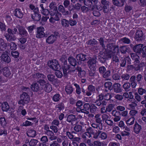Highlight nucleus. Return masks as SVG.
Listing matches in <instances>:
<instances>
[{
    "mask_svg": "<svg viewBox=\"0 0 146 146\" xmlns=\"http://www.w3.org/2000/svg\"><path fill=\"white\" fill-rule=\"evenodd\" d=\"M101 45L102 47V54L101 53V62H104L105 61L106 56L108 55L109 58H111L112 55L113 50L114 52L115 53L118 51L119 47L118 46H116L113 43L109 44L107 45V48L110 50L108 52L106 48H105V44L104 43L103 39L101 37Z\"/></svg>",
    "mask_w": 146,
    "mask_h": 146,
    "instance_id": "obj_1",
    "label": "nucleus"
},
{
    "mask_svg": "<svg viewBox=\"0 0 146 146\" xmlns=\"http://www.w3.org/2000/svg\"><path fill=\"white\" fill-rule=\"evenodd\" d=\"M133 50L135 53L140 55L146 52V46H144L143 44H137L133 46Z\"/></svg>",
    "mask_w": 146,
    "mask_h": 146,
    "instance_id": "obj_2",
    "label": "nucleus"
},
{
    "mask_svg": "<svg viewBox=\"0 0 146 146\" xmlns=\"http://www.w3.org/2000/svg\"><path fill=\"white\" fill-rule=\"evenodd\" d=\"M49 67L54 70H56L60 68V66L58 62L56 60L49 61L48 62Z\"/></svg>",
    "mask_w": 146,
    "mask_h": 146,
    "instance_id": "obj_3",
    "label": "nucleus"
},
{
    "mask_svg": "<svg viewBox=\"0 0 146 146\" xmlns=\"http://www.w3.org/2000/svg\"><path fill=\"white\" fill-rule=\"evenodd\" d=\"M91 126L93 128L96 129V131H94L92 134L93 137L95 139H97L98 137H100L99 135L100 133V129L99 124L93 123L92 124Z\"/></svg>",
    "mask_w": 146,
    "mask_h": 146,
    "instance_id": "obj_4",
    "label": "nucleus"
},
{
    "mask_svg": "<svg viewBox=\"0 0 146 146\" xmlns=\"http://www.w3.org/2000/svg\"><path fill=\"white\" fill-rule=\"evenodd\" d=\"M8 33L6 34L5 36L8 41H14L16 39V37L13 34V31L10 28H8L7 31Z\"/></svg>",
    "mask_w": 146,
    "mask_h": 146,
    "instance_id": "obj_5",
    "label": "nucleus"
},
{
    "mask_svg": "<svg viewBox=\"0 0 146 146\" xmlns=\"http://www.w3.org/2000/svg\"><path fill=\"white\" fill-rule=\"evenodd\" d=\"M16 27L18 30L19 35H20L22 37H27L28 36V33L23 27L18 25Z\"/></svg>",
    "mask_w": 146,
    "mask_h": 146,
    "instance_id": "obj_6",
    "label": "nucleus"
},
{
    "mask_svg": "<svg viewBox=\"0 0 146 146\" xmlns=\"http://www.w3.org/2000/svg\"><path fill=\"white\" fill-rule=\"evenodd\" d=\"M144 34L141 30H137L136 32L134 38L137 41H141L144 39Z\"/></svg>",
    "mask_w": 146,
    "mask_h": 146,
    "instance_id": "obj_7",
    "label": "nucleus"
},
{
    "mask_svg": "<svg viewBox=\"0 0 146 146\" xmlns=\"http://www.w3.org/2000/svg\"><path fill=\"white\" fill-rule=\"evenodd\" d=\"M44 31V29L43 27H38L36 35V37L38 38H41L45 36Z\"/></svg>",
    "mask_w": 146,
    "mask_h": 146,
    "instance_id": "obj_8",
    "label": "nucleus"
},
{
    "mask_svg": "<svg viewBox=\"0 0 146 146\" xmlns=\"http://www.w3.org/2000/svg\"><path fill=\"white\" fill-rule=\"evenodd\" d=\"M109 1L108 0H102L101 3L102 4V6L103 11L104 13H107L109 11Z\"/></svg>",
    "mask_w": 146,
    "mask_h": 146,
    "instance_id": "obj_9",
    "label": "nucleus"
},
{
    "mask_svg": "<svg viewBox=\"0 0 146 146\" xmlns=\"http://www.w3.org/2000/svg\"><path fill=\"white\" fill-rule=\"evenodd\" d=\"M96 60L94 58L90 59L88 61V65L90 70L94 71L96 70Z\"/></svg>",
    "mask_w": 146,
    "mask_h": 146,
    "instance_id": "obj_10",
    "label": "nucleus"
},
{
    "mask_svg": "<svg viewBox=\"0 0 146 146\" xmlns=\"http://www.w3.org/2000/svg\"><path fill=\"white\" fill-rule=\"evenodd\" d=\"M1 58L2 61L9 63L11 61V59L7 54V52H4L2 54Z\"/></svg>",
    "mask_w": 146,
    "mask_h": 146,
    "instance_id": "obj_11",
    "label": "nucleus"
},
{
    "mask_svg": "<svg viewBox=\"0 0 146 146\" xmlns=\"http://www.w3.org/2000/svg\"><path fill=\"white\" fill-rule=\"evenodd\" d=\"M108 90L106 89L102 90V93H101V96L102 97V99L106 100L107 101L110 99V95L107 93Z\"/></svg>",
    "mask_w": 146,
    "mask_h": 146,
    "instance_id": "obj_12",
    "label": "nucleus"
},
{
    "mask_svg": "<svg viewBox=\"0 0 146 146\" xmlns=\"http://www.w3.org/2000/svg\"><path fill=\"white\" fill-rule=\"evenodd\" d=\"M70 68V66L67 64V61L64 60V66L63 68V71L64 76H66L69 72V70Z\"/></svg>",
    "mask_w": 146,
    "mask_h": 146,
    "instance_id": "obj_13",
    "label": "nucleus"
},
{
    "mask_svg": "<svg viewBox=\"0 0 146 146\" xmlns=\"http://www.w3.org/2000/svg\"><path fill=\"white\" fill-rule=\"evenodd\" d=\"M113 106V104H110L107 107L106 106H103L101 108V113H103L106 112V111L108 112L111 111L112 110Z\"/></svg>",
    "mask_w": 146,
    "mask_h": 146,
    "instance_id": "obj_14",
    "label": "nucleus"
},
{
    "mask_svg": "<svg viewBox=\"0 0 146 146\" xmlns=\"http://www.w3.org/2000/svg\"><path fill=\"white\" fill-rule=\"evenodd\" d=\"M20 98L25 101L26 104H28L30 101L29 96L26 92H24L21 95Z\"/></svg>",
    "mask_w": 146,
    "mask_h": 146,
    "instance_id": "obj_15",
    "label": "nucleus"
},
{
    "mask_svg": "<svg viewBox=\"0 0 146 146\" xmlns=\"http://www.w3.org/2000/svg\"><path fill=\"white\" fill-rule=\"evenodd\" d=\"M14 14L15 16L19 18H22L23 16V13L21 10L19 8L15 9L14 12Z\"/></svg>",
    "mask_w": 146,
    "mask_h": 146,
    "instance_id": "obj_16",
    "label": "nucleus"
},
{
    "mask_svg": "<svg viewBox=\"0 0 146 146\" xmlns=\"http://www.w3.org/2000/svg\"><path fill=\"white\" fill-rule=\"evenodd\" d=\"M3 74L6 77L9 76L11 74V69L8 67H5L3 69Z\"/></svg>",
    "mask_w": 146,
    "mask_h": 146,
    "instance_id": "obj_17",
    "label": "nucleus"
},
{
    "mask_svg": "<svg viewBox=\"0 0 146 146\" xmlns=\"http://www.w3.org/2000/svg\"><path fill=\"white\" fill-rule=\"evenodd\" d=\"M56 36L52 35L46 38V42L48 44H52L56 40Z\"/></svg>",
    "mask_w": 146,
    "mask_h": 146,
    "instance_id": "obj_18",
    "label": "nucleus"
},
{
    "mask_svg": "<svg viewBox=\"0 0 146 146\" xmlns=\"http://www.w3.org/2000/svg\"><path fill=\"white\" fill-rule=\"evenodd\" d=\"M121 84L118 83L114 84L112 86V88L114 91L116 93H119L121 91Z\"/></svg>",
    "mask_w": 146,
    "mask_h": 146,
    "instance_id": "obj_19",
    "label": "nucleus"
},
{
    "mask_svg": "<svg viewBox=\"0 0 146 146\" xmlns=\"http://www.w3.org/2000/svg\"><path fill=\"white\" fill-rule=\"evenodd\" d=\"M130 55L132 60L134 61V62L140 63L139 56L137 54L131 53L130 54Z\"/></svg>",
    "mask_w": 146,
    "mask_h": 146,
    "instance_id": "obj_20",
    "label": "nucleus"
},
{
    "mask_svg": "<svg viewBox=\"0 0 146 146\" xmlns=\"http://www.w3.org/2000/svg\"><path fill=\"white\" fill-rule=\"evenodd\" d=\"M58 11L61 12L64 15H66L69 14L68 11L65 9V7L62 5H60L58 7Z\"/></svg>",
    "mask_w": 146,
    "mask_h": 146,
    "instance_id": "obj_21",
    "label": "nucleus"
},
{
    "mask_svg": "<svg viewBox=\"0 0 146 146\" xmlns=\"http://www.w3.org/2000/svg\"><path fill=\"white\" fill-rule=\"evenodd\" d=\"M141 126L138 124L137 122H135L133 126V131L134 133L138 134L141 130Z\"/></svg>",
    "mask_w": 146,
    "mask_h": 146,
    "instance_id": "obj_22",
    "label": "nucleus"
},
{
    "mask_svg": "<svg viewBox=\"0 0 146 146\" xmlns=\"http://www.w3.org/2000/svg\"><path fill=\"white\" fill-rule=\"evenodd\" d=\"M77 120L75 115L73 114H70L68 116L66 121L69 123H71L72 124L73 122Z\"/></svg>",
    "mask_w": 146,
    "mask_h": 146,
    "instance_id": "obj_23",
    "label": "nucleus"
},
{
    "mask_svg": "<svg viewBox=\"0 0 146 146\" xmlns=\"http://www.w3.org/2000/svg\"><path fill=\"white\" fill-rule=\"evenodd\" d=\"M134 67L136 68H135V70L138 71L140 70L144 65L143 62H141L139 63H136L134 62V64L133 65Z\"/></svg>",
    "mask_w": 146,
    "mask_h": 146,
    "instance_id": "obj_24",
    "label": "nucleus"
},
{
    "mask_svg": "<svg viewBox=\"0 0 146 146\" xmlns=\"http://www.w3.org/2000/svg\"><path fill=\"white\" fill-rule=\"evenodd\" d=\"M122 87L126 92H128L131 90V88L130 82H126L123 85Z\"/></svg>",
    "mask_w": 146,
    "mask_h": 146,
    "instance_id": "obj_25",
    "label": "nucleus"
},
{
    "mask_svg": "<svg viewBox=\"0 0 146 146\" xmlns=\"http://www.w3.org/2000/svg\"><path fill=\"white\" fill-rule=\"evenodd\" d=\"M88 91L86 92V95L89 96L92 95V93H93L95 90L94 87L92 85H89L88 88Z\"/></svg>",
    "mask_w": 146,
    "mask_h": 146,
    "instance_id": "obj_26",
    "label": "nucleus"
},
{
    "mask_svg": "<svg viewBox=\"0 0 146 146\" xmlns=\"http://www.w3.org/2000/svg\"><path fill=\"white\" fill-rule=\"evenodd\" d=\"M90 105L88 103H86L84 104L83 106V108L82 109V113H84L88 114L89 113V112L88 111L90 108Z\"/></svg>",
    "mask_w": 146,
    "mask_h": 146,
    "instance_id": "obj_27",
    "label": "nucleus"
},
{
    "mask_svg": "<svg viewBox=\"0 0 146 146\" xmlns=\"http://www.w3.org/2000/svg\"><path fill=\"white\" fill-rule=\"evenodd\" d=\"M69 63L70 65L73 66H75L76 65L77 61L76 59L72 56H70L68 58Z\"/></svg>",
    "mask_w": 146,
    "mask_h": 146,
    "instance_id": "obj_28",
    "label": "nucleus"
},
{
    "mask_svg": "<svg viewBox=\"0 0 146 146\" xmlns=\"http://www.w3.org/2000/svg\"><path fill=\"white\" fill-rule=\"evenodd\" d=\"M92 1L96 4L97 3L98 0H85L84 4L89 7H91L93 4Z\"/></svg>",
    "mask_w": 146,
    "mask_h": 146,
    "instance_id": "obj_29",
    "label": "nucleus"
},
{
    "mask_svg": "<svg viewBox=\"0 0 146 146\" xmlns=\"http://www.w3.org/2000/svg\"><path fill=\"white\" fill-rule=\"evenodd\" d=\"M27 134V136L29 137H34L36 135V131L31 129L28 130Z\"/></svg>",
    "mask_w": 146,
    "mask_h": 146,
    "instance_id": "obj_30",
    "label": "nucleus"
},
{
    "mask_svg": "<svg viewBox=\"0 0 146 146\" xmlns=\"http://www.w3.org/2000/svg\"><path fill=\"white\" fill-rule=\"evenodd\" d=\"M112 83L110 82H106L104 83V86H102L101 87V92H102V90H104L105 91V90L104 89V88H108L109 90H111L112 89L111 87Z\"/></svg>",
    "mask_w": 146,
    "mask_h": 146,
    "instance_id": "obj_31",
    "label": "nucleus"
},
{
    "mask_svg": "<svg viewBox=\"0 0 146 146\" xmlns=\"http://www.w3.org/2000/svg\"><path fill=\"white\" fill-rule=\"evenodd\" d=\"M43 88L44 91L48 93L50 92L52 90V86L48 82H47Z\"/></svg>",
    "mask_w": 146,
    "mask_h": 146,
    "instance_id": "obj_32",
    "label": "nucleus"
},
{
    "mask_svg": "<svg viewBox=\"0 0 146 146\" xmlns=\"http://www.w3.org/2000/svg\"><path fill=\"white\" fill-rule=\"evenodd\" d=\"M134 77L135 78V80L138 83L140 84L141 81L143 78L142 75L141 74H138L136 76L135 75H133L131 77L133 79H134Z\"/></svg>",
    "mask_w": 146,
    "mask_h": 146,
    "instance_id": "obj_33",
    "label": "nucleus"
},
{
    "mask_svg": "<svg viewBox=\"0 0 146 146\" xmlns=\"http://www.w3.org/2000/svg\"><path fill=\"white\" fill-rule=\"evenodd\" d=\"M31 88L34 92H37L40 90L39 85L36 83H34L31 85Z\"/></svg>",
    "mask_w": 146,
    "mask_h": 146,
    "instance_id": "obj_34",
    "label": "nucleus"
},
{
    "mask_svg": "<svg viewBox=\"0 0 146 146\" xmlns=\"http://www.w3.org/2000/svg\"><path fill=\"white\" fill-rule=\"evenodd\" d=\"M2 109L3 111H7L9 109V107L8 103L5 102L1 103Z\"/></svg>",
    "mask_w": 146,
    "mask_h": 146,
    "instance_id": "obj_35",
    "label": "nucleus"
},
{
    "mask_svg": "<svg viewBox=\"0 0 146 146\" xmlns=\"http://www.w3.org/2000/svg\"><path fill=\"white\" fill-rule=\"evenodd\" d=\"M69 21L65 19H63L61 20L62 26L64 28H67L69 26Z\"/></svg>",
    "mask_w": 146,
    "mask_h": 146,
    "instance_id": "obj_36",
    "label": "nucleus"
},
{
    "mask_svg": "<svg viewBox=\"0 0 146 146\" xmlns=\"http://www.w3.org/2000/svg\"><path fill=\"white\" fill-rule=\"evenodd\" d=\"M129 80L131 87L133 88H135L137 86V82L135 80V78L134 77V79H133L132 78L130 77Z\"/></svg>",
    "mask_w": 146,
    "mask_h": 146,
    "instance_id": "obj_37",
    "label": "nucleus"
},
{
    "mask_svg": "<svg viewBox=\"0 0 146 146\" xmlns=\"http://www.w3.org/2000/svg\"><path fill=\"white\" fill-rule=\"evenodd\" d=\"M41 17V16L40 14L34 13L31 15V18L34 21H39Z\"/></svg>",
    "mask_w": 146,
    "mask_h": 146,
    "instance_id": "obj_38",
    "label": "nucleus"
},
{
    "mask_svg": "<svg viewBox=\"0 0 146 146\" xmlns=\"http://www.w3.org/2000/svg\"><path fill=\"white\" fill-rule=\"evenodd\" d=\"M64 104L61 102L56 105L55 106V109L57 111H60L64 109Z\"/></svg>",
    "mask_w": 146,
    "mask_h": 146,
    "instance_id": "obj_39",
    "label": "nucleus"
},
{
    "mask_svg": "<svg viewBox=\"0 0 146 146\" xmlns=\"http://www.w3.org/2000/svg\"><path fill=\"white\" fill-rule=\"evenodd\" d=\"M47 77L48 80L50 82H56L57 80V79L55 78V76L52 74H48Z\"/></svg>",
    "mask_w": 146,
    "mask_h": 146,
    "instance_id": "obj_40",
    "label": "nucleus"
},
{
    "mask_svg": "<svg viewBox=\"0 0 146 146\" xmlns=\"http://www.w3.org/2000/svg\"><path fill=\"white\" fill-rule=\"evenodd\" d=\"M6 44L3 39L0 38V50L2 51H5L6 49Z\"/></svg>",
    "mask_w": 146,
    "mask_h": 146,
    "instance_id": "obj_41",
    "label": "nucleus"
},
{
    "mask_svg": "<svg viewBox=\"0 0 146 146\" xmlns=\"http://www.w3.org/2000/svg\"><path fill=\"white\" fill-rule=\"evenodd\" d=\"M102 76L105 79H103L102 80H108V78L110 76V70H108L105 72L104 73H103Z\"/></svg>",
    "mask_w": 146,
    "mask_h": 146,
    "instance_id": "obj_42",
    "label": "nucleus"
},
{
    "mask_svg": "<svg viewBox=\"0 0 146 146\" xmlns=\"http://www.w3.org/2000/svg\"><path fill=\"white\" fill-rule=\"evenodd\" d=\"M65 91L68 94H70L72 93L73 91V88L70 85L67 86L65 87Z\"/></svg>",
    "mask_w": 146,
    "mask_h": 146,
    "instance_id": "obj_43",
    "label": "nucleus"
},
{
    "mask_svg": "<svg viewBox=\"0 0 146 146\" xmlns=\"http://www.w3.org/2000/svg\"><path fill=\"white\" fill-rule=\"evenodd\" d=\"M86 55L82 54H80L77 55L76 58L77 60L81 61H84L86 59Z\"/></svg>",
    "mask_w": 146,
    "mask_h": 146,
    "instance_id": "obj_44",
    "label": "nucleus"
},
{
    "mask_svg": "<svg viewBox=\"0 0 146 146\" xmlns=\"http://www.w3.org/2000/svg\"><path fill=\"white\" fill-rule=\"evenodd\" d=\"M7 129L4 128H0V136H6L7 134Z\"/></svg>",
    "mask_w": 146,
    "mask_h": 146,
    "instance_id": "obj_45",
    "label": "nucleus"
},
{
    "mask_svg": "<svg viewBox=\"0 0 146 146\" xmlns=\"http://www.w3.org/2000/svg\"><path fill=\"white\" fill-rule=\"evenodd\" d=\"M135 119L133 117H131L126 121V123L128 126L132 125L134 123Z\"/></svg>",
    "mask_w": 146,
    "mask_h": 146,
    "instance_id": "obj_46",
    "label": "nucleus"
},
{
    "mask_svg": "<svg viewBox=\"0 0 146 146\" xmlns=\"http://www.w3.org/2000/svg\"><path fill=\"white\" fill-rule=\"evenodd\" d=\"M40 141L42 145L46 144L48 141V139L47 136H43L40 138Z\"/></svg>",
    "mask_w": 146,
    "mask_h": 146,
    "instance_id": "obj_47",
    "label": "nucleus"
},
{
    "mask_svg": "<svg viewBox=\"0 0 146 146\" xmlns=\"http://www.w3.org/2000/svg\"><path fill=\"white\" fill-rule=\"evenodd\" d=\"M129 74L126 73L122 74L121 76V78L123 81H127L130 78Z\"/></svg>",
    "mask_w": 146,
    "mask_h": 146,
    "instance_id": "obj_48",
    "label": "nucleus"
},
{
    "mask_svg": "<svg viewBox=\"0 0 146 146\" xmlns=\"http://www.w3.org/2000/svg\"><path fill=\"white\" fill-rule=\"evenodd\" d=\"M58 12L57 8L50 9V11H49V14L51 16H53Z\"/></svg>",
    "mask_w": 146,
    "mask_h": 146,
    "instance_id": "obj_49",
    "label": "nucleus"
},
{
    "mask_svg": "<svg viewBox=\"0 0 146 146\" xmlns=\"http://www.w3.org/2000/svg\"><path fill=\"white\" fill-rule=\"evenodd\" d=\"M7 123V122L5 117H2L0 118V124L1 126H5Z\"/></svg>",
    "mask_w": 146,
    "mask_h": 146,
    "instance_id": "obj_50",
    "label": "nucleus"
},
{
    "mask_svg": "<svg viewBox=\"0 0 146 146\" xmlns=\"http://www.w3.org/2000/svg\"><path fill=\"white\" fill-rule=\"evenodd\" d=\"M82 127L81 125H75L74 127V130L77 132H81L82 130Z\"/></svg>",
    "mask_w": 146,
    "mask_h": 146,
    "instance_id": "obj_51",
    "label": "nucleus"
},
{
    "mask_svg": "<svg viewBox=\"0 0 146 146\" xmlns=\"http://www.w3.org/2000/svg\"><path fill=\"white\" fill-rule=\"evenodd\" d=\"M111 114L115 117H121V113L120 112L115 110L112 111Z\"/></svg>",
    "mask_w": 146,
    "mask_h": 146,
    "instance_id": "obj_52",
    "label": "nucleus"
},
{
    "mask_svg": "<svg viewBox=\"0 0 146 146\" xmlns=\"http://www.w3.org/2000/svg\"><path fill=\"white\" fill-rule=\"evenodd\" d=\"M60 95L59 94H56L53 96L52 100L55 102H58L60 100Z\"/></svg>",
    "mask_w": 146,
    "mask_h": 146,
    "instance_id": "obj_53",
    "label": "nucleus"
},
{
    "mask_svg": "<svg viewBox=\"0 0 146 146\" xmlns=\"http://www.w3.org/2000/svg\"><path fill=\"white\" fill-rule=\"evenodd\" d=\"M121 41L125 44H129L131 42L130 40L128 38L125 37L121 38Z\"/></svg>",
    "mask_w": 146,
    "mask_h": 146,
    "instance_id": "obj_54",
    "label": "nucleus"
},
{
    "mask_svg": "<svg viewBox=\"0 0 146 146\" xmlns=\"http://www.w3.org/2000/svg\"><path fill=\"white\" fill-rule=\"evenodd\" d=\"M86 131L87 133H88L89 137H91V135L92 134L94 131L92 128L91 127L87 128L86 129Z\"/></svg>",
    "mask_w": 146,
    "mask_h": 146,
    "instance_id": "obj_55",
    "label": "nucleus"
},
{
    "mask_svg": "<svg viewBox=\"0 0 146 146\" xmlns=\"http://www.w3.org/2000/svg\"><path fill=\"white\" fill-rule=\"evenodd\" d=\"M87 44L90 46H93L94 45L96 44L97 43V42L95 40V39L92 40H90L87 42Z\"/></svg>",
    "mask_w": 146,
    "mask_h": 146,
    "instance_id": "obj_56",
    "label": "nucleus"
},
{
    "mask_svg": "<svg viewBox=\"0 0 146 146\" xmlns=\"http://www.w3.org/2000/svg\"><path fill=\"white\" fill-rule=\"evenodd\" d=\"M127 48L126 46H123L120 48V51L122 54H125L127 52Z\"/></svg>",
    "mask_w": 146,
    "mask_h": 146,
    "instance_id": "obj_57",
    "label": "nucleus"
},
{
    "mask_svg": "<svg viewBox=\"0 0 146 146\" xmlns=\"http://www.w3.org/2000/svg\"><path fill=\"white\" fill-rule=\"evenodd\" d=\"M38 142V140L36 139H31L30 141L29 145L30 146H34L37 144Z\"/></svg>",
    "mask_w": 146,
    "mask_h": 146,
    "instance_id": "obj_58",
    "label": "nucleus"
},
{
    "mask_svg": "<svg viewBox=\"0 0 146 146\" xmlns=\"http://www.w3.org/2000/svg\"><path fill=\"white\" fill-rule=\"evenodd\" d=\"M10 46L11 50H15L17 48V45L14 42H13L10 43Z\"/></svg>",
    "mask_w": 146,
    "mask_h": 146,
    "instance_id": "obj_59",
    "label": "nucleus"
},
{
    "mask_svg": "<svg viewBox=\"0 0 146 146\" xmlns=\"http://www.w3.org/2000/svg\"><path fill=\"white\" fill-rule=\"evenodd\" d=\"M55 74L56 77L59 78H61L63 76L62 73L59 70H55Z\"/></svg>",
    "mask_w": 146,
    "mask_h": 146,
    "instance_id": "obj_60",
    "label": "nucleus"
},
{
    "mask_svg": "<svg viewBox=\"0 0 146 146\" xmlns=\"http://www.w3.org/2000/svg\"><path fill=\"white\" fill-rule=\"evenodd\" d=\"M75 133V132L73 131L72 132L69 131H67L66 132V135L69 138L70 140H72L73 139L74 136L73 134V133Z\"/></svg>",
    "mask_w": 146,
    "mask_h": 146,
    "instance_id": "obj_61",
    "label": "nucleus"
},
{
    "mask_svg": "<svg viewBox=\"0 0 146 146\" xmlns=\"http://www.w3.org/2000/svg\"><path fill=\"white\" fill-rule=\"evenodd\" d=\"M41 13L43 15L47 16L49 14V11L45 8L42 10H40Z\"/></svg>",
    "mask_w": 146,
    "mask_h": 146,
    "instance_id": "obj_62",
    "label": "nucleus"
},
{
    "mask_svg": "<svg viewBox=\"0 0 146 146\" xmlns=\"http://www.w3.org/2000/svg\"><path fill=\"white\" fill-rule=\"evenodd\" d=\"M12 56L15 58H17L19 57V53L17 51H12L11 53Z\"/></svg>",
    "mask_w": 146,
    "mask_h": 146,
    "instance_id": "obj_63",
    "label": "nucleus"
},
{
    "mask_svg": "<svg viewBox=\"0 0 146 146\" xmlns=\"http://www.w3.org/2000/svg\"><path fill=\"white\" fill-rule=\"evenodd\" d=\"M138 92L140 95H143L146 93V90L141 88H139L138 90Z\"/></svg>",
    "mask_w": 146,
    "mask_h": 146,
    "instance_id": "obj_64",
    "label": "nucleus"
}]
</instances>
